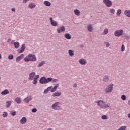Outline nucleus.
Listing matches in <instances>:
<instances>
[{"label":"nucleus","instance_id":"nucleus-36","mask_svg":"<svg viewBox=\"0 0 130 130\" xmlns=\"http://www.w3.org/2000/svg\"><path fill=\"white\" fill-rule=\"evenodd\" d=\"M120 14H121V10L118 9L117 11L116 15L117 16H120Z\"/></svg>","mask_w":130,"mask_h":130},{"label":"nucleus","instance_id":"nucleus-29","mask_svg":"<svg viewBox=\"0 0 130 130\" xmlns=\"http://www.w3.org/2000/svg\"><path fill=\"white\" fill-rule=\"evenodd\" d=\"M44 4L46 7H50V6H51V4L48 1H45Z\"/></svg>","mask_w":130,"mask_h":130},{"label":"nucleus","instance_id":"nucleus-11","mask_svg":"<svg viewBox=\"0 0 130 130\" xmlns=\"http://www.w3.org/2000/svg\"><path fill=\"white\" fill-rule=\"evenodd\" d=\"M31 100H32V96L29 95L24 99V102L28 104L29 102H30V101H31Z\"/></svg>","mask_w":130,"mask_h":130},{"label":"nucleus","instance_id":"nucleus-1","mask_svg":"<svg viewBox=\"0 0 130 130\" xmlns=\"http://www.w3.org/2000/svg\"><path fill=\"white\" fill-rule=\"evenodd\" d=\"M97 103V105L100 106L101 108L103 109H105L106 108H108V107H110V103H108L106 104V102H104L102 100H100L95 102Z\"/></svg>","mask_w":130,"mask_h":130},{"label":"nucleus","instance_id":"nucleus-34","mask_svg":"<svg viewBox=\"0 0 130 130\" xmlns=\"http://www.w3.org/2000/svg\"><path fill=\"white\" fill-rule=\"evenodd\" d=\"M45 63V61H42L41 63H40L38 64V67L39 68H40V67H42V66H43V64H44Z\"/></svg>","mask_w":130,"mask_h":130},{"label":"nucleus","instance_id":"nucleus-48","mask_svg":"<svg viewBox=\"0 0 130 130\" xmlns=\"http://www.w3.org/2000/svg\"><path fill=\"white\" fill-rule=\"evenodd\" d=\"M77 87H78V84H77V83H75L73 85V88H77Z\"/></svg>","mask_w":130,"mask_h":130},{"label":"nucleus","instance_id":"nucleus-5","mask_svg":"<svg viewBox=\"0 0 130 130\" xmlns=\"http://www.w3.org/2000/svg\"><path fill=\"white\" fill-rule=\"evenodd\" d=\"M113 91V84H109L108 86L105 89V93L109 94Z\"/></svg>","mask_w":130,"mask_h":130},{"label":"nucleus","instance_id":"nucleus-15","mask_svg":"<svg viewBox=\"0 0 130 130\" xmlns=\"http://www.w3.org/2000/svg\"><path fill=\"white\" fill-rule=\"evenodd\" d=\"M26 49V46H25V44H23L21 45V47L20 50L19 51V53H23L24 51Z\"/></svg>","mask_w":130,"mask_h":130},{"label":"nucleus","instance_id":"nucleus-17","mask_svg":"<svg viewBox=\"0 0 130 130\" xmlns=\"http://www.w3.org/2000/svg\"><path fill=\"white\" fill-rule=\"evenodd\" d=\"M124 14L126 17H127L128 18H130V10H125L124 11Z\"/></svg>","mask_w":130,"mask_h":130},{"label":"nucleus","instance_id":"nucleus-10","mask_svg":"<svg viewBox=\"0 0 130 130\" xmlns=\"http://www.w3.org/2000/svg\"><path fill=\"white\" fill-rule=\"evenodd\" d=\"M79 62L80 64H81L82 66H85L87 64V61L85 60V59H83V58L80 59L79 60Z\"/></svg>","mask_w":130,"mask_h":130},{"label":"nucleus","instance_id":"nucleus-26","mask_svg":"<svg viewBox=\"0 0 130 130\" xmlns=\"http://www.w3.org/2000/svg\"><path fill=\"white\" fill-rule=\"evenodd\" d=\"M68 53L70 56H74L75 55V53H74V51L72 50H69L68 51Z\"/></svg>","mask_w":130,"mask_h":130},{"label":"nucleus","instance_id":"nucleus-40","mask_svg":"<svg viewBox=\"0 0 130 130\" xmlns=\"http://www.w3.org/2000/svg\"><path fill=\"white\" fill-rule=\"evenodd\" d=\"M125 49V47L124 46V45L122 44L121 46V51L122 52L124 51Z\"/></svg>","mask_w":130,"mask_h":130},{"label":"nucleus","instance_id":"nucleus-56","mask_svg":"<svg viewBox=\"0 0 130 130\" xmlns=\"http://www.w3.org/2000/svg\"><path fill=\"white\" fill-rule=\"evenodd\" d=\"M13 42H14V41H13L11 43V44H13Z\"/></svg>","mask_w":130,"mask_h":130},{"label":"nucleus","instance_id":"nucleus-19","mask_svg":"<svg viewBox=\"0 0 130 130\" xmlns=\"http://www.w3.org/2000/svg\"><path fill=\"white\" fill-rule=\"evenodd\" d=\"M87 29L89 32H92L93 31V24H88V25L87 26Z\"/></svg>","mask_w":130,"mask_h":130},{"label":"nucleus","instance_id":"nucleus-3","mask_svg":"<svg viewBox=\"0 0 130 130\" xmlns=\"http://www.w3.org/2000/svg\"><path fill=\"white\" fill-rule=\"evenodd\" d=\"M51 82V79L49 78H46L45 77H42L40 79V84H47Z\"/></svg>","mask_w":130,"mask_h":130},{"label":"nucleus","instance_id":"nucleus-52","mask_svg":"<svg viewBox=\"0 0 130 130\" xmlns=\"http://www.w3.org/2000/svg\"><path fill=\"white\" fill-rule=\"evenodd\" d=\"M127 117L128 118H130V113L127 114Z\"/></svg>","mask_w":130,"mask_h":130},{"label":"nucleus","instance_id":"nucleus-18","mask_svg":"<svg viewBox=\"0 0 130 130\" xmlns=\"http://www.w3.org/2000/svg\"><path fill=\"white\" fill-rule=\"evenodd\" d=\"M61 95V92H56L52 94V97H59Z\"/></svg>","mask_w":130,"mask_h":130},{"label":"nucleus","instance_id":"nucleus-8","mask_svg":"<svg viewBox=\"0 0 130 130\" xmlns=\"http://www.w3.org/2000/svg\"><path fill=\"white\" fill-rule=\"evenodd\" d=\"M103 3L108 8H110L112 6V2L110 1H104Z\"/></svg>","mask_w":130,"mask_h":130},{"label":"nucleus","instance_id":"nucleus-21","mask_svg":"<svg viewBox=\"0 0 130 130\" xmlns=\"http://www.w3.org/2000/svg\"><path fill=\"white\" fill-rule=\"evenodd\" d=\"M28 7L29 9H34V8H36V5L34 3H30L28 5Z\"/></svg>","mask_w":130,"mask_h":130},{"label":"nucleus","instance_id":"nucleus-22","mask_svg":"<svg viewBox=\"0 0 130 130\" xmlns=\"http://www.w3.org/2000/svg\"><path fill=\"white\" fill-rule=\"evenodd\" d=\"M15 102L17 104H20L21 102H22V100L20 98L17 97L15 99Z\"/></svg>","mask_w":130,"mask_h":130},{"label":"nucleus","instance_id":"nucleus-23","mask_svg":"<svg viewBox=\"0 0 130 130\" xmlns=\"http://www.w3.org/2000/svg\"><path fill=\"white\" fill-rule=\"evenodd\" d=\"M9 93L10 91H9V90L5 89L1 92V94L2 95H7V94H9Z\"/></svg>","mask_w":130,"mask_h":130},{"label":"nucleus","instance_id":"nucleus-43","mask_svg":"<svg viewBox=\"0 0 130 130\" xmlns=\"http://www.w3.org/2000/svg\"><path fill=\"white\" fill-rule=\"evenodd\" d=\"M37 112V109L36 108H33L31 110V112H32V113H35V112Z\"/></svg>","mask_w":130,"mask_h":130},{"label":"nucleus","instance_id":"nucleus-47","mask_svg":"<svg viewBox=\"0 0 130 130\" xmlns=\"http://www.w3.org/2000/svg\"><path fill=\"white\" fill-rule=\"evenodd\" d=\"M47 93H48V90L47 89V88L46 89H45V90L44 91V94H47Z\"/></svg>","mask_w":130,"mask_h":130},{"label":"nucleus","instance_id":"nucleus-12","mask_svg":"<svg viewBox=\"0 0 130 130\" xmlns=\"http://www.w3.org/2000/svg\"><path fill=\"white\" fill-rule=\"evenodd\" d=\"M34 77H35V72H31L29 74L28 80L29 81H32L33 79H34Z\"/></svg>","mask_w":130,"mask_h":130},{"label":"nucleus","instance_id":"nucleus-55","mask_svg":"<svg viewBox=\"0 0 130 130\" xmlns=\"http://www.w3.org/2000/svg\"><path fill=\"white\" fill-rule=\"evenodd\" d=\"M47 130H52V128H49L47 129Z\"/></svg>","mask_w":130,"mask_h":130},{"label":"nucleus","instance_id":"nucleus-44","mask_svg":"<svg viewBox=\"0 0 130 130\" xmlns=\"http://www.w3.org/2000/svg\"><path fill=\"white\" fill-rule=\"evenodd\" d=\"M16 114H17V112H16V111L11 112V115H12V116H15Z\"/></svg>","mask_w":130,"mask_h":130},{"label":"nucleus","instance_id":"nucleus-57","mask_svg":"<svg viewBox=\"0 0 130 130\" xmlns=\"http://www.w3.org/2000/svg\"><path fill=\"white\" fill-rule=\"evenodd\" d=\"M1 79H2V78H1V77H0V80H1Z\"/></svg>","mask_w":130,"mask_h":130},{"label":"nucleus","instance_id":"nucleus-9","mask_svg":"<svg viewBox=\"0 0 130 130\" xmlns=\"http://www.w3.org/2000/svg\"><path fill=\"white\" fill-rule=\"evenodd\" d=\"M110 81V77L108 75H105L103 78V82L108 83Z\"/></svg>","mask_w":130,"mask_h":130},{"label":"nucleus","instance_id":"nucleus-4","mask_svg":"<svg viewBox=\"0 0 130 130\" xmlns=\"http://www.w3.org/2000/svg\"><path fill=\"white\" fill-rule=\"evenodd\" d=\"M59 104H61V103L59 102H56L52 104L51 106L52 109H54V110H61V108L59 106Z\"/></svg>","mask_w":130,"mask_h":130},{"label":"nucleus","instance_id":"nucleus-39","mask_svg":"<svg viewBox=\"0 0 130 130\" xmlns=\"http://www.w3.org/2000/svg\"><path fill=\"white\" fill-rule=\"evenodd\" d=\"M3 117H7L8 116V112H4L3 114Z\"/></svg>","mask_w":130,"mask_h":130},{"label":"nucleus","instance_id":"nucleus-16","mask_svg":"<svg viewBox=\"0 0 130 130\" xmlns=\"http://www.w3.org/2000/svg\"><path fill=\"white\" fill-rule=\"evenodd\" d=\"M20 122L21 123V124H25V123L27 122V119L26 117H23L21 119H20Z\"/></svg>","mask_w":130,"mask_h":130},{"label":"nucleus","instance_id":"nucleus-45","mask_svg":"<svg viewBox=\"0 0 130 130\" xmlns=\"http://www.w3.org/2000/svg\"><path fill=\"white\" fill-rule=\"evenodd\" d=\"M52 88V86H50L46 89L48 90V91L49 92V91H51V88Z\"/></svg>","mask_w":130,"mask_h":130},{"label":"nucleus","instance_id":"nucleus-14","mask_svg":"<svg viewBox=\"0 0 130 130\" xmlns=\"http://www.w3.org/2000/svg\"><path fill=\"white\" fill-rule=\"evenodd\" d=\"M58 87H59V84H57L56 85L54 86V87L52 88V89H51V92L53 93V92H55V91L57 90Z\"/></svg>","mask_w":130,"mask_h":130},{"label":"nucleus","instance_id":"nucleus-37","mask_svg":"<svg viewBox=\"0 0 130 130\" xmlns=\"http://www.w3.org/2000/svg\"><path fill=\"white\" fill-rule=\"evenodd\" d=\"M8 59H10V60L14 59V55L12 54L9 55L8 56Z\"/></svg>","mask_w":130,"mask_h":130},{"label":"nucleus","instance_id":"nucleus-33","mask_svg":"<svg viewBox=\"0 0 130 130\" xmlns=\"http://www.w3.org/2000/svg\"><path fill=\"white\" fill-rule=\"evenodd\" d=\"M110 13H111V14H112L113 15H114L115 13V9H111L110 10Z\"/></svg>","mask_w":130,"mask_h":130},{"label":"nucleus","instance_id":"nucleus-25","mask_svg":"<svg viewBox=\"0 0 130 130\" xmlns=\"http://www.w3.org/2000/svg\"><path fill=\"white\" fill-rule=\"evenodd\" d=\"M14 47L16 49L19 48L20 47V43L18 42H16L14 43Z\"/></svg>","mask_w":130,"mask_h":130},{"label":"nucleus","instance_id":"nucleus-20","mask_svg":"<svg viewBox=\"0 0 130 130\" xmlns=\"http://www.w3.org/2000/svg\"><path fill=\"white\" fill-rule=\"evenodd\" d=\"M64 37L66 38V39H68V40H70V39H72V35L70 34L69 33H67L64 35Z\"/></svg>","mask_w":130,"mask_h":130},{"label":"nucleus","instance_id":"nucleus-41","mask_svg":"<svg viewBox=\"0 0 130 130\" xmlns=\"http://www.w3.org/2000/svg\"><path fill=\"white\" fill-rule=\"evenodd\" d=\"M105 44H106V47H109L110 46V44L108 42H105Z\"/></svg>","mask_w":130,"mask_h":130},{"label":"nucleus","instance_id":"nucleus-50","mask_svg":"<svg viewBox=\"0 0 130 130\" xmlns=\"http://www.w3.org/2000/svg\"><path fill=\"white\" fill-rule=\"evenodd\" d=\"M49 20L50 21V23H51L53 21V20L52 19V17H50Z\"/></svg>","mask_w":130,"mask_h":130},{"label":"nucleus","instance_id":"nucleus-38","mask_svg":"<svg viewBox=\"0 0 130 130\" xmlns=\"http://www.w3.org/2000/svg\"><path fill=\"white\" fill-rule=\"evenodd\" d=\"M102 119L105 120V119H108V117H107V116L104 115L103 116H102Z\"/></svg>","mask_w":130,"mask_h":130},{"label":"nucleus","instance_id":"nucleus-42","mask_svg":"<svg viewBox=\"0 0 130 130\" xmlns=\"http://www.w3.org/2000/svg\"><path fill=\"white\" fill-rule=\"evenodd\" d=\"M32 84H34V85H36L37 84V79H35V78H34Z\"/></svg>","mask_w":130,"mask_h":130},{"label":"nucleus","instance_id":"nucleus-30","mask_svg":"<svg viewBox=\"0 0 130 130\" xmlns=\"http://www.w3.org/2000/svg\"><path fill=\"white\" fill-rule=\"evenodd\" d=\"M108 28H105L102 33L103 35H107L108 34Z\"/></svg>","mask_w":130,"mask_h":130},{"label":"nucleus","instance_id":"nucleus-54","mask_svg":"<svg viewBox=\"0 0 130 130\" xmlns=\"http://www.w3.org/2000/svg\"><path fill=\"white\" fill-rule=\"evenodd\" d=\"M26 3H27V1H23V3H24V4H26Z\"/></svg>","mask_w":130,"mask_h":130},{"label":"nucleus","instance_id":"nucleus-6","mask_svg":"<svg viewBox=\"0 0 130 130\" xmlns=\"http://www.w3.org/2000/svg\"><path fill=\"white\" fill-rule=\"evenodd\" d=\"M122 33H123V30L122 29H119L115 31L114 35L116 37H119L122 35Z\"/></svg>","mask_w":130,"mask_h":130},{"label":"nucleus","instance_id":"nucleus-49","mask_svg":"<svg viewBox=\"0 0 130 130\" xmlns=\"http://www.w3.org/2000/svg\"><path fill=\"white\" fill-rule=\"evenodd\" d=\"M11 11H12V12H16V9L15 8H13L11 9Z\"/></svg>","mask_w":130,"mask_h":130},{"label":"nucleus","instance_id":"nucleus-13","mask_svg":"<svg viewBox=\"0 0 130 130\" xmlns=\"http://www.w3.org/2000/svg\"><path fill=\"white\" fill-rule=\"evenodd\" d=\"M24 56H25L24 54H22L20 56L17 57L16 59V62H19V61H21V59H23V58H24Z\"/></svg>","mask_w":130,"mask_h":130},{"label":"nucleus","instance_id":"nucleus-53","mask_svg":"<svg viewBox=\"0 0 130 130\" xmlns=\"http://www.w3.org/2000/svg\"><path fill=\"white\" fill-rule=\"evenodd\" d=\"M80 47H81V48H82V47H84V46L82 45H80Z\"/></svg>","mask_w":130,"mask_h":130},{"label":"nucleus","instance_id":"nucleus-2","mask_svg":"<svg viewBox=\"0 0 130 130\" xmlns=\"http://www.w3.org/2000/svg\"><path fill=\"white\" fill-rule=\"evenodd\" d=\"M37 59L36 56L32 54H28V56L24 58V61L28 62V61H36Z\"/></svg>","mask_w":130,"mask_h":130},{"label":"nucleus","instance_id":"nucleus-28","mask_svg":"<svg viewBox=\"0 0 130 130\" xmlns=\"http://www.w3.org/2000/svg\"><path fill=\"white\" fill-rule=\"evenodd\" d=\"M74 14L76 15V16H80L81 12H80V10H78V9H75L74 10Z\"/></svg>","mask_w":130,"mask_h":130},{"label":"nucleus","instance_id":"nucleus-31","mask_svg":"<svg viewBox=\"0 0 130 130\" xmlns=\"http://www.w3.org/2000/svg\"><path fill=\"white\" fill-rule=\"evenodd\" d=\"M6 107L7 108H9V107H10V106H11V105L12 104V101H7L6 102Z\"/></svg>","mask_w":130,"mask_h":130},{"label":"nucleus","instance_id":"nucleus-27","mask_svg":"<svg viewBox=\"0 0 130 130\" xmlns=\"http://www.w3.org/2000/svg\"><path fill=\"white\" fill-rule=\"evenodd\" d=\"M49 79H51V83H57L58 82V79H53L51 77H49Z\"/></svg>","mask_w":130,"mask_h":130},{"label":"nucleus","instance_id":"nucleus-32","mask_svg":"<svg viewBox=\"0 0 130 130\" xmlns=\"http://www.w3.org/2000/svg\"><path fill=\"white\" fill-rule=\"evenodd\" d=\"M126 129V126H121L117 130H125Z\"/></svg>","mask_w":130,"mask_h":130},{"label":"nucleus","instance_id":"nucleus-35","mask_svg":"<svg viewBox=\"0 0 130 130\" xmlns=\"http://www.w3.org/2000/svg\"><path fill=\"white\" fill-rule=\"evenodd\" d=\"M121 99H122V100L124 101L126 100V96H125V95L123 94L121 96Z\"/></svg>","mask_w":130,"mask_h":130},{"label":"nucleus","instance_id":"nucleus-51","mask_svg":"<svg viewBox=\"0 0 130 130\" xmlns=\"http://www.w3.org/2000/svg\"><path fill=\"white\" fill-rule=\"evenodd\" d=\"M11 40H12L11 39H9L7 41V42H11Z\"/></svg>","mask_w":130,"mask_h":130},{"label":"nucleus","instance_id":"nucleus-46","mask_svg":"<svg viewBox=\"0 0 130 130\" xmlns=\"http://www.w3.org/2000/svg\"><path fill=\"white\" fill-rule=\"evenodd\" d=\"M34 79L36 80H38V79H39V75L36 76Z\"/></svg>","mask_w":130,"mask_h":130},{"label":"nucleus","instance_id":"nucleus-24","mask_svg":"<svg viewBox=\"0 0 130 130\" xmlns=\"http://www.w3.org/2000/svg\"><path fill=\"white\" fill-rule=\"evenodd\" d=\"M50 24L52 26H53L54 27H56V26L58 25L57 22L55 21V20H53L51 23H50Z\"/></svg>","mask_w":130,"mask_h":130},{"label":"nucleus","instance_id":"nucleus-7","mask_svg":"<svg viewBox=\"0 0 130 130\" xmlns=\"http://www.w3.org/2000/svg\"><path fill=\"white\" fill-rule=\"evenodd\" d=\"M57 31L59 34L61 32H66V27L62 25L60 27L57 28Z\"/></svg>","mask_w":130,"mask_h":130}]
</instances>
